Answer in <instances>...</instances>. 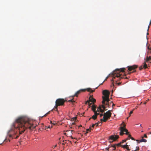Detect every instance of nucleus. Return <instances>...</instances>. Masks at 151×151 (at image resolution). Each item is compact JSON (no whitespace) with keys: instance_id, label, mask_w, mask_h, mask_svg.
Listing matches in <instances>:
<instances>
[{"instance_id":"6e6552de","label":"nucleus","mask_w":151,"mask_h":151,"mask_svg":"<svg viewBox=\"0 0 151 151\" xmlns=\"http://www.w3.org/2000/svg\"><path fill=\"white\" fill-rule=\"evenodd\" d=\"M119 138V136L118 135H116L114 136L111 135L109 137V139L111 140L109 141V142L110 143H112L113 142L116 141Z\"/></svg>"},{"instance_id":"dca6fc26","label":"nucleus","mask_w":151,"mask_h":151,"mask_svg":"<svg viewBox=\"0 0 151 151\" xmlns=\"http://www.w3.org/2000/svg\"><path fill=\"white\" fill-rule=\"evenodd\" d=\"M147 44L146 45V46L147 47V48L148 51V52H150V53H151V48L149 46H147Z\"/></svg>"},{"instance_id":"bb28decb","label":"nucleus","mask_w":151,"mask_h":151,"mask_svg":"<svg viewBox=\"0 0 151 151\" xmlns=\"http://www.w3.org/2000/svg\"><path fill=\"white\" fill-rule=\"evenodd\" d=\"M111 81H112V82H113V83H114V81L113 80V79H112Z\"/></svg>"},{"instance_id":"f3484780","label":"nucleus","mask_w":151,"mask_h":151,"mask_svg":"<svg viewBox=\"0 0 151 151\" xmlns=\"http://www.w3.org/2000/svg\"><path fill=\"white\" fill-rule=\"evenodd\" d=\"M147 141V140L145 139H142L139 141V142H146Z\"/></svg>"},{"instance_id":"1a4fd4ad","label":"nucleus","mask_w":151,"mask_h":151,"mask_svg":"<svg viewBox=\"0 0 151 151\" xmlns=\"http://www.w3.org/2000/svg\"><path fill=\"white\" fill-rule=\"evenodd\" d=\"M91 90L90 88H88L86 89H82L80 90L77 91L74 94L73 96H76L78 94L80 93L81 92L84 91L86 90H87L88 91H91Z\"/></svg>"},{"instance_id":"ddd939ff","label":"nucleus","mask_w":151,"mask_h":151,"mask_svg":"<svg viewBox=\"0 0 151 151\" xmlns=\"http://www.w3.org/2000/svg\"><path fill=\"white\" fill-rule=\"evenodd\" d=\"M102 123L101 122L98 121L97 122L95 123V124H93L92 125V127H94L95 125H96V126H100L101 125Z\"/></svg>"},{"instance_id":"473e14b6","label":"nucleus","mask_w":151,"mask_h":151,"mask_svg":"<svg viewBox=\"0 0 151 151\" xmlns=\"http://www.w3.org/2000/svg\"><path fill=\"white\" fill-rule=\"evenodd\" d=\"M150 134H151V132H150Z\"/></svg>"},{"instance_id":"4be33fe9","label":"nucleus","mask_w":151,"mask_h":151,"mask_svg":"<svg viewBox=\"0 0 151 151\" xmlns=\"http://www.w3.org/2000/svg\"><path fill=\"white\" fill-rule=\"evenodd\" d=\"M144 137L146 138H147V136L146 134H144Z\"/></svg>"},{"instance_id":"f257e3e1","label":"nucleus","mask_w":151,"mask_h":151,"mask_svg":"<svg viewBox=\"0 0 151 151\" xmlns=\"http://www.w3.org/2000/svg\"><path fill=\"white\" fill-rule=\"evenodd\" d=\"M33 125L29 118L21 116L17 119L12 124L11 129L7 132V137L4 140L10 141V139H17L19 134L23 132L27 128H31Z\"/></svg>"},{"instance_id":"2f4dec72","label":"nucleus","mask_w":151,"mask_h":151,"mask_svg":"<svg viewBox=\"0 0 151 151\" xmlns=\"http://www.w3.org/2000/svg\"><path fill=\"white\" fill-rule=\"evenodd\" d=\"M141 132H143V131L142 130L141 131Z\"/></svg>"},{"instance_id":"a211bd4d","label":"nucleus","mask_w":151,"mask_h":151,"mask_svg":"<svg viewBox=\"0 0 151 151\" xmlns=\"http://www.w3.org/2000/svg\"><path fill=\"white\" fill-rule=\"evenodd\" d=\"M127 145L126 144L123 145V148H126V147L127 146Z\"/></svg>"},{"instance_id":"2eb2a0df","label":"nucleus","mask_w":151,"mask_h":151,"mask_svg":"<svg viewBox=\"0 0 151 151\" xmlns=\"http://www.w3.org/2000/svg\"><path fill=\"white\" fill-rule=\"evenodd\" d=\"M120 143L114 144L113 145H111V147H113V148H114V149H115L116 148V146L119 147L120 146Z\"/></svg>"},{"instance_id":"aec40b11","label":"nucleus","mask_w":151,"mask_h":151,"mask_svg":"<svg viewBox=\"0 0 151 151\" xmlns=\"http://www.w3.org/2000/svg\"><path fill=\"white\" fill-rule=\"evenodd\" d=\"M133 113V111H130V112H129V114L130 115V116L131 114H132Z\"/></svg>"},{"instance_id":"6ab92c4d","label":"nucleus","mask_w":151,"mask_h":151,"mask_svg":"<svg viewBox=\"0 0 151 151\" xmlns=\"http://www.w3.org/2000/svg\"><path fill=\"white\" fill-rule=\"evenodd\" d=\"M105 150H107V151H109V147H106V148H105Z\"/></svg>"},{"instance_id":"412c9836","label":"nucleus","mask_w":151,"mask_h":151,"mask_svg":"<svg viewBox=\"0 0 151 151\" xmlns=\"http://www.w3.org/2000/svg\"><path fill=\"white\" fill-rule=\"evenodd\" d=\"M50 122L51 124H52V125H55V123H53L52 122V121H50Z\"/></svg>"},{"instance_id":"7ed1b4c3","label":"nucleus","mask_w":151,"mask_h":151,"mask_svg":"<svg viewBox=\"0 0 151 151\" xmlns=\"http://www.w3.org/2000/svg\"><path fill=\"white\" fill-rule=\"evenodd\" d=\"M96 110L98 113H99L98 115H99L100 117L103 116L102 118L100 119V122L101 123L106 122L111 116V113L110 110L105 113L104 108L101 106L98 107L97 106Z\"/></svg>"},{"instance_id":"0eeeda50","label":"nucleus","mask_w":151,"mask_h":151,"mask_svg":"<svg viewBox=\"0 0 151 151\" xmlns=\"http://www.w3.org/2000/svg\"><path fill=\"white\" fill-rule=\"evenodd\" d=\"M126 68L124 67V68H119H119H116V69H115V70H113L112 72L110 74H109L106 77L105 79L104 80V81L101 84H100L98 86H99L101 84H102L104 83V82L108 78V77L110 75H113L114 73L117 74V73H115V70H119L121 72H124V70L126 69Z\"/></svg>"},{"instance_id":"c756f323","label":"nucleus","mask_w":151,"mask_h":151,"mask_svg":"<svg viewBox=\"0 0 151 151\" xmlns=\"http://www.w3.org/2000/svg\"><path fill=\"white\" fill-rule=\"evenodd\" d=\"M148 32H147V35H148Z\"/></svg>"},{"instance_id":"4468645a","label":"nucleus","mask_w":151,"mask_h":151,"mask_svg":"<svg viewBox=\"0 0 151 151\" xmlns=\"http://www.w3.org/2000/svg\"><path fill=\"white\" fill-rule=\"evenodd\" d=\"M144 60L146 62L151 61V57L150 56H147L146 58H144Z\"/></svg>"},{"instance_id":"423d86ee","label":"nucleus","mask_w":151,"mask_h":151,"mask_svg":"<svg viewBox=\"0 0 151 151\" xmlns=\"http://www.w3.org/2000/svg\"><path fill=\"white\" fill-rule=\"evenodd\" d=\"M110 92L107 90H104L102 91V94L104 96H103V101L108 103L109 101V97Z\"/></svg>"},{"instance_id":"7c9ffc66","label":"nucleus","mask_w":151,"mask_h":151,"mask_svg":"<svg viewBox=\"0 0 151 151\" xmlns=\"http://www.w3.org/2000/svg\"><path fill=\"white\" fill-rule=\"evenodd\" d=\"M151 22V20H150V23Z\"/></svg>"},{"instance_id":"f03ea898","label":"nucleus","mask_w":151,"mask_h":151,"mask_svg":"<svg viewBox=\"0 0 151 151\" xmlns=\"http://www.w3.org/2000/svg\"><path fill=\"white\" fill-rule=\"evenodd\" d=\"M96 110L98 113H99L98 115H99L100 117L103 116L102 118L100 119V122L101 123L106 122L111 116V113L110 110L105 113L104 108L101 106L98 107L97 106Z\"/></svg>"},{"instance_id":"a878e982","label":"nucleus","mask_w":151,"mask_h":151,"mask_svg":"<svg viewBox=\"0 0 151 151\" xmlns=\"http://www.w3.org/2000/svg\"><path fill=\"white\" fill-rule=\"evenodd\" d=\"M139 126L141 127L142 128V124H140L139 125Z\"/></svg>"},{"instance_id":"f8f14e48","label":"nucleus","mask_w":151,"mask_h":151,"mask_svg":"<svg viewBox=\"0 0 151 151\" xmlns=\"http://www.w3.org/2000/svg\"><path fill=\"white\" fill-rule=\"evenodd\" d=\"M65 134L67 136L71 137H72V133L71 130H69L67 131L65 133Z\"/></svg>"},{"instance_id":"72a5a7b5","label":"nucleus","mask_w":151,"mask_h":151,"mask_svg":"<svg viewBox=\"0 0 151 151\" xmlns=\"http://www.w3.org/2000/svg\"><path fill=\"white\" fill-rule=\"evenodd\" d=\"M2 143H0V145Z\"/></svg>"},{"instance_id":"5701e85b","label":"nucleus","mask_w":151,"mask_h":151,"mask_svg":"<svg viewBox=\"0 0 151 151\" xmlns=\"http://www.w3.org/2000/svg\"><path fill=\"white\" fill-rule=\"evenodd\" d=\"M57 146V145H55L53 146H52V148L53 149H54Z\"/></svg>"},{"instance_id":"9b49d317","label":"nucleus","mask_w":151,"mask_h":151,"mask_svg":"<svg viewBox=\"0 0 151 151\" xmlns=\"http://www.w3.org/2000/svg\"><path fill=\"white\" fill-rule=\"evenodd\" d=\"M63 99H58L56 100L55 103L59 105H61L63 104Z\"/></svg>"},{"instance_id":"393cba45","label":"nucleus","mask_w":151,"mask_h":151,"mask_svg":"<svg viewBox=\"0 0 151 151\" xmlns=\"http://www.w3.org/2000/svg\"><path fill=\"white\" fill-rule=\"evenodd\" d=\"M52 127V126H51L50 127V126H48V128H50L51 127Z\"/></svg>"},{"instance_id":"39448f33","label":"nucleus","mask_w":151,"mask_h":151,"mask_svg":"<svg viewBox=\"0 0 151 151\" xmlns=\"http://www.w3.org/2000/svg\"><path fill=\"white\" fill-rule=\"evenodd\" d=\"M119 132V135L121 136L123 135L124 134H126L128 136L127 139H131L132 140H134L133 138L132 137L131 135L129 134V132L128 131L125 127L123 126H121L120 127Z\"/></svg>"},{"instance_id":"9d476101","label":"nucleus","mask_w":151,"mask_h":151,"mask_svg":"<svg viewBox=\"0 0 151 151\" xmlns=\"http://www.w3.org/2000/svg\"><path fill=\"white\" fill-rule=\"evenodd\" d=\"M127 70L129 71H131L132 70H134L135 69L137 68V66L136 65L132 66H128L127 67Z\"/></svg>"},{"instance_id":"b1692460","label":"nucleus","mask_w":151,"mask_h":151,"mask_svg":"<svg viewBox=\"0 0 151 151\" xmlns=\"http://www.w3.org/2000/svg\"><path fill=\"white\" fill-rule=\"evenodd\" d=\"M136 149H137V150H139V147H138L137 146V147H136Z\"/></svg>"},{"instance_id":"c85d7f7f","label":"nucleus","mask_w":151,"mask_h":151,"mask_svg":"<svg viewBox=\"0 0 151 151\" xmlns=\"http://www.w3.org/2000/svg\"><path fill=\"white\" fill-rule=\"evenodd\" d=\"M149 26H148V29L147 30V31H148L149 30Z\"/></svg>"},{"instance_id":"20e7f679","label":"nucleus","mask_w":151,"mask_h":151,"mask_svg":"<svg viewBox=\"0 0 151 151\" xmlns=\"http://www.w3.org/2000/svg\"><path fill=\"white\" fill-rule=\"evenodd\" d=\"M89 100L91 102V103L90 104V105H91V110L94 113V114L91 117L90 119H93L95 120L97 119L99 113H98L96 110V106L93 103L91 104V103L95 102L96 101V100L95 99L90 96L89 98Z\"/></svg>"},{"instance_id":"cd10ccee","label":"nucleus","mask_w":151,"mask_h":151,"mask_svg":"<svg viewBox=\"0 0 151 151\" xmlns=\"http://www.w3.org/2000/svg\"><path fill=\"white\" fill-rule=\"evenodd\" d=\"M132 151H137V149H135V150H132Z\"/></svg>"}]
</instances>
